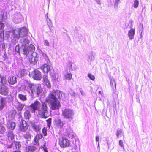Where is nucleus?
<instances>
[{
  "instance_id": "34",
  "label": "nucleus",
  "mask_w": 152,
  "mask_h": 152,
  "mask_svg": "<svg viewBox=\"0 0 152 152\" xmlns=\"http://www.w3.org/2000/svg\"><path fill=\"white\" fill-rule=\"evenodd\" d=\"M11 143V144L10 145H8L7 146V149H12V150H10L11 151H13L14 150H15L14 148V143H13V141H11L10 142Z\"/></svg>"
},
{
  "instance_id": "14",
  "label": "nucleus",
  "mask_w": 152,
  "mask_h": 152,
  "mask_svg": "<svg viewBox=\"0 0 152 152\" xmlns=\"http://www.w3.org/2000/svg\"><path fill=\"white\" fill-rule=\"evenodd\" d=\"M17 78L15 76H10L8 79V82L9 84L13 85L17 82Z\"/></svg>"
},
{
  "instance_id": "41",
  "label": "nucleus",
  "mask_w": 152,
  "mask_h": 152,
  "mask_svg": "<svg viewBox=\"0 0 152 152\" xmlns=\"http://www.w3.org/2000/svg\"><path fill=\"white\" fill-rule=\"evenodd\" d=\"M47 123V126L49 128H50L51 122V118H49L48 120L46 121Z\"/></svg>"
},
{
  "instance_id": "28",
  "label": "nucleus",
  "mask_w": 152,
  "mask_h": 152,
  "mask_svg": "<svg viewBox=\"0 0 152 152\" xmlns=\"http://www.w3.org/2000/svg\"><path fill=\"white\" fill-rule=\"evenodd\" d=\"M95 53L93 51H91L90 53V54L88 56L89 59L91 61H93L95 59Z\"/></svg>"
},
{
  "instance_id": "62",
  "label": "nucleus",
  "mask_w": 152,
  "mask_h": 152,
  "mask_svg": "<svg viewBox=\"0 0 152 152\" xmlns=\"http://www.w3.org/2000/svg\"><path fill=\"white\" fill-rule=\"evenodd\" d=\"M99 94H102V92L101 91H99Z\"/></svg>"
},
{
  "instance_id": "43",
  "label": "nucleus",
  "mask_w": 152,
  "mask_h": 152,
  "mask_svg": "<svg viewBox=\"0 0 152 152\" xmlns=\"http://www.w3.org/2000/svg\"><path fill=\"white\" fill-rule=\"evenodd\" d=\"M119 1L120 0H115V3L114 4V7L115 8H117Z\"/></svg>"
},
{
  "instance_id": "44",
  "label": "nucleus",
  "mask_w": 152,
  "mask_h": 152,
  "mask_svg": "<svg viewBox=\"0 0 152 152\" xmlns=\"http://www.w3.org/2000/svg\"><path fill=\"white\" fill-rule=\"evenodd\" d=\"M38 140H39L35 137L34 141V145H39Z\"/></svg>"
},
{
  "instance_id": "9",
  "label": "nucleus",
  "mask_w": 152,
  "mask_h": 152,
  "mask_svg": "<svg viewBox=\"0 0 152 152\" xmlns=\"http://www.w3.org/2000/svg\"><path fill=\"white\" fill-rule=\"evenodd\" d=\"M23 20L22 16L20 13L15 14L13 19V22L16 23H20Z\"/></svg>"
},
{
  "instance_id": "30",
  "label": "nucleus",
  "mask_w": 152,
  "mask_h": 152,
  "mask_svg": "<svg viewBox=\"0 0 152 152\" xmlns=\"http://www.w3.org/2000/svg\"><path fill=\"white\" fill-rule=\"evenodd\" d=\"M47 25L48 26V27L50 28V31H51V29L53 26L51 21L50 19H48L47 20Z\"/></svg>"
},
{
  "instance_id": "50",
  "label": "nucleus",
  "mask_w": 152,
  "mask_h": 152,
  "mask_svg": "<svg viewBox=\"0 0 152 152\" xmlns=\"http://www.w3.org/2000/svg\"><path fill=\"white\" fill-rule=\"evenodd\" d=\"M68 136L69 137L74 138V135L73 132H71V134H68Z\"/></svg>"
},
{
  "instance_id": "55",
  "label": "nucleus",
  "mask_w": 152,
  "mask_h": 152,
  "mask_svg": "<svg viewBox=\"0 0 152 152\" xmlns=\"http://www.w3.org/2000/svg\"><path fill=\"white\" fill-rule=\"evenodd\" d=\"M95 1L99 4L101 5V3L100 0H94Z\"/></svg>"
},
{
  "instance_id": "17",
  "label": "nucleus",
  "mask_w": 152,
  "mask_h": 152,
  "mask_svg": "<svg viewBox=\"0 0 152 152\" xmlns=\"http://www.w3.org/2000/svg\"><path fill=\"white\" fill-rule=\"evenodd\" d=\"M8 140L10 142L13 141L14 140V135L13 134V131L11 130H9L7 134Z\"/></svg>"
},
{
  "instance_id": "23",
  "label": "nucleus",
  "mask_w": 152,
  "mask_h": 152,
  "mask_svg": "<svg viewBox=\"0 0 152 152\" xmlns=\"http://www.w3.org/2000/svg\"><path fill=\"white\" fill-rule=\"evenodd\" d=\"M6 83L5 77L0 75V85L3 86Z\"/></svg>"
},
{
  "instance_id": "6",
  "label": "nucleus",
  "mask_w": 152,
  "mask_h": 152,
  "mask_svg": "<svg viewBox=\"0 0 152 152\" xmlns=\"http://www.w3.org/2000/svg\"><path fill=\"white\" fill-rule=\"evenodd\" d=\"M20 43L22 45L23 53L27 56L29 54L28 48L25 45H27L29 43V41L27 38H22L20 40Z\"/></svg>"
},
{
  "instance_id": "12",
  "label": "nucleus",
  "mask_w": 152,
  "mask_h": 152,
  "mask_svg": "<svg viewBox=\"0 0 152 152\" xmlns=\"http://www.w3.org/2000/svg\"><path fill=\"white\" fill-rule=\"evenodd\" d=\"M41 69L45 73H47L51 70V66L48 62L45 63L41 67Z\"/></svg>"
},
{
  "instance_id": "13",
  "label": "nucleus",
  "mask_w": 152,
  "mask_h": 152,
  "mask_svg": "<svg viewBox=\"0 0 152 152\" xmlns=\"http://www.w3.org/2000/svg\"><path fill=\"white\" fill-rule=\"evenodd\" d=\"M9 92V88L5 86H0V94L3 95H7Z\"/></svg>"
},
{
  "instance_id": "57",
  "label": "nucleus",
  "mask_w": 152,
  "mask_h": 152,
  "mask_svg": "<svg viewBox=\"0 0 152 152\" xmlns=\"http://www.w3.org/2000/svg\"><path fill=\"white\" fill-rule=\"evenodd\" d=\"M99 136H96V142H99Z\"/></svg>"
},
{
  "instance_id": "20",
  "label": "nucleus",
  "mask_w": 152,
  "mask_h": 152,
  "mask_svg": "<svg viewBox=\"0 0 152 152\" xmlns=\"http://www.w3.org/2000/svg\"><path fill=\"white\" fill-rule=\"evenodd\" d=\"M116 135L117 138L121 137L122 136H123V137H124V133L123 132L122 130L121 129H117L116 132Z\"/></svg>"
},
{
  "instance_id": "45",
  "label": "nucleus",
  "mask_w": 152,
  "mask_h": 152,
  "mask_svg": "<svg viewBox=\"0 0 152 152\" xmlns=\"http://www.w3.org/2000/svg\"><path fill=\"white\" fill-rule=\"evenodd\" d=\"M43 135L41 134H39L37 135L35 137L36 138V139H38L39 140L42 139V137Z\"/></svg>"
},
{
  "instance_id": "26",
  "label": "nucleus",
  "mask_w": 152,
  "mask_h": 152,
  "mask_svg": "<svg viewBox=\"0 0 152 152\" xmlns=\"http://www.w3.org/2000/svg\"><path fill=\"white\" fill-rule=\"evenodd\" d=\"M23 135L26 141H29L31 140V136L29 132H26Z\"/></svg>"
},
{
  "instance_id": "31",
  "label": "nucleus",
  "mask_w": 152,
  "mask_h": 152,
  "mask_svg": "<svg viewBox=\"0 0 152 152\" xmlns=\"http://www.w3.org/2000/svg\"><path fill=\"white\" fill-rule=\"evenodd\" d=\"M7 16V13L5 12H3L2 14H1L0 15V20L6 19Z\"/></svg>"
},
{
  "instance_id": "49",
  "label": "nucleus",
  "mask_w": 152,
  "mask_h": 152,
  "mask_svg": "<svg viewBox=\"0 0 152 152\" xmlns=\"http://www.w3.org/2000/svg\"><path fill=\"white\" fill-rule=\"evenodd\" d=\"M4 27V23L0 22V30H2V29Z\"/></svg>"
},
{
  "instance_id": "38",
  "label": "nucleus",
  "mask_w": 152,
  "mask_h": 152,
  "mask_svg": "<svg viewBox=\"0 0 152 152\" xmlns=\"http://www.w3.org/2000/svg\"><path fill=\"white\" fill-rule=\"evenodd\" d=\"M65 79L68 80H70L72 77V75L71 73H68L65 76Z\"/></svg>"
},
{
  "instance_id": "7",
  "label": "nucleus",
  "mask_w": 152,
  "mask_h": 152,
  "mask_svg": "<svg viewBox=\"0 0 152 152\" xmlns=\"http://www.w3.org/2000/svg\"><path fill=\"white\" fill-rule=\"evenodd\" d=\"M29 75L30 77L33 79L36 80H39L42 78V75L41 72L37 69H35L31 73H30Z\"/></svg>"
},
{
  "instance_id": "32",
  "label": "nucleus",
  "mask_w": 152,
  "mask_h": 152,
  "mask_svg": "<svg viewBox=\"0 0 152 152\" xmlns=\"http://www.w3.org/2000/svg\"><path fill=\"white\" fill-rule=\"evenodd\" d=\"M28 51L31 52L32 53L34 52V51L35 50V47L32 44H30L28 46Z\"/></svg>"
},
{
  "instance_id": "22",
  "label": "nucleus",
  "mask_w": 152,
  "mask_h": 152,
  "mask_svg": "<svg viewBox=\"0 0 152 152\" xmlns=\"http://www.w3.org/2000/svg\"><path fill=\"white\" fill-rule=\"evenodd\" d=\"M55 123L57 126L60 128H61L64 124V123L61 121L60 119L56 120L55 121Z\"/></svg>"
},
{
  "instance_id": "37",
  "label": "nucleus",
  "mask_w": 152,
  "mask_h": 152,
  "mask_svg": "<svg viewBox=\"0 0 152 152\" xmlns=\"http://www.w3.org/2000/svg\"><path fill=\"white\" fill-rule=\"evenodd\" d=\"M139 2L138 0H134L133 4L134 7L135 8H137L139 5Z\"/></svg>"
},
{
  "instance_id": "42",
  "label": "nucleus",
  "mask_w": 152,
  "mask_h": 152,
  "mask_svg": "<svg viewBox=\"0 0 152 152\" xmlns=\"http://www.w3.org/2000/svg\"><path fill=\"white\" fill-rule=\"evenodd\" d=\"M42 56L47 62H49V59L46 54L43 53Z\"/></svg>"
},
{
  "instance_id": "48",
  "label": "nucleus",
  "mask_w": 152,
  "mask_h": 152,
  "mask_svg": "<svg viewBox=\"0 0 152 152\" xmlns=\"http://www.w3.org/2000/svg\"><path fill=\"white\" fill-rule=\"evenodd\" d=\"M58 75L57 74H55L54 75H53L52 77V79L54 80H57L58 79Z\"/></svg>"
},
{
  "instance_id": "25",
  "label": "nucleus",
  "mask_w": 152,
  "mask_h": 152,
  "mask_svg": "<svg viewBox=\"0 0 152 152\" xmlns=\"http://www.w3.org/2000/svg\"><path fill=\"white\" fill-rule=\"evenodd\" d=\"M18 98L21 100L25 101L27 100V96L21 94H19L18 95Z\"/></svg>"
},
{
  "instance_id": "19",
  "label": "nucleus",
  "mask_w": 152,
  "mask_h": 152,
  "mask_svg": "<svg viewBox=\"0 0 152 152\" xmlns=\"http://www.w3.org/2000/svg\"><path fill=\"white\" fill-rule=\"evenodd\" d=\"M7 128L13 130L15 127V122L8 121L7 124Z\"/></svg>"
},
{
  "instance_id": "59",
  "label": "nucleus",
  "mask_w": 152,
  "mask_h": 152,
  "mask_svg": "<svg viewBox=\"0 0 152 152\" xmlns=\"http://www.w3.org/2000/svg\"><path fill=\"white\" fill-rule=\"evenodd\" d=\"M44 152H48V151L46 148H44Z\"/></svg>"
},
{
  "instance_id": "2",
  "label": "nucleus",
  "mask_w": 152,
  "mask_h": 152,
  "mask_svg": "<svg viewBox=\"0 0 152 152\" xmlns=\"http://www.w3.org/2000/svg\"><path fill=\"white\" fill-rule=\"evenodd\" d=\"M54 94L50 93L48 97L46 99V101L50 105L51 108L53 110L58 109L60 107L59 102L56 96H57L59 98H60L62 96V92L57 90Z\"/></svg>"
},
{
  "instance_id": "52",
  "label": "nucleus",
  "mask_w": 152,
  "mask_h": 152,
  "mask_svg": "<svg viewBox=\"0 0 152 152\" xmlns=\"http://www.w3.org/2000/svg\"><path fill=\"white\" fill-rule=\"evenodd\" d=\"M42 131L44 136H46L47 135V130L46 129H43Z\"/></svg>"
},
{
  "instance_id": "24",
  "label": "nucleus",
  "mask_w": 152,
  "mask_h": 152,
  "mask_svg": "<svg viewBox=\"0 0 152 152\" xmlns=\"http://www.w3.org/2000/svg\"><path fill=\"white\" fill-rule=\"evenodd\" d=\"M13 143L14 148L15 147V149L19 150L20 148L21 147V145L20 142H16L15 140H14Z\"/></svg>"
},
{
  "instance_id": "10",
  "label": "nucleus",
  "mask_w": 152,
  "mask_h": 152,
  "mask_svg": "<svg viewBox=\"0 0 152 152\" xmlns=\"http://www.w3.org/2000/svg\"><path fill=\"white\" fill-rule=\"evenodd\" d=\"M59 144L61 147H65L69 146L70 143L67 139L62 137L61 139H60Z\"/></svg>"
},
{
  "instance_id": "51",
  "label": "nucleus",
  "mask_w": 152,
  "mask_h": 152,
  "mask_svg": "<svg viewBox=\"0 0 152 152\" xmlns=\"http://www.w3.org/2000/svg\"><path fill=\"white\" fill-rule=\"evenodd\" d=\"M67 67L69 68V69H72V62H69L67 65Z\"/></svg>"
},
{
  "instance_id": "11",
  "label": "nucleus",
  "mask_w": 152,
  "mask_h": 152,
  "mask_svg": "<svg viewBox=\"0 0 152 152\" xmlns=\"http://www.w3.org/2000/svg\"><path fill=\"white\" fill-rule=\"evenodd\" d=\"M28 126L26 121L22 120L20 122V130L22 132H24L27 129Z\"/></svg>"
},
{
  "instance_id": "46",
  "label": "nucleus",
  "mask_w": 152,
  "mask_h": 152,
  "mask_svg": "<svg viewBox=\"0 0 152 152\" xmlns=\"http://www.w3.org/2000/svg\"><path fill=\"white\" fill-rule=\"evenodd\" d=\"M88 77L90 79L92 80H94L95 79L94 76L91 74H88Z\"/></svg>"
},
{
  "instance_id": "40",
  "label": "nucleus",
  "mask_w": 152,
  "mask_h": 152,
  "mask_svg": "<svg viewBox=\"0 0 152 152\" xmlns=\"http://www.w3.org/2000/svg\"><path fill=\"white\" fill-rule=\"evenodd\" d=\"M6 102V99L5 98H1L0 100L1 104H3L5 105Z\"/></svg>"
},
{
  "instance_id": "39",
  "label": "nucleus",
  "mask_w": 152,
  "mask_h": 152,
  "mask_svg": "<svg viewBox=\"0 0 152 152\" xmlns=\"http://www.w3.org/2000/svg\"><path fill=\"white\" fill-rule=\"evenodd\" d=\"M15 51L20 55V48L19 45H17L16 46L15 48Z\"/></svg>"
},
{
  "instance_id": "64",
  "label": "nucleus",
  "mask_w": 152,
  "mask_h": 152,
  "mask_svg": "<svg viewBox=\"0 0 152 152\" xmlns=\"http://www.w3.org/2000/svg\"><path fill=\"white\" fill-rule=\"evenodd\" d=\"M107 144L108 145V142H107Z\"/></svg>"
},
{
  "instance_id": "27",
  "label": "nucleus",
  "mask_w": 152,
  "mask_h": 152,
  "mask_svg": "<svg viewBox=\"0 0 152 152\" xmlns=\"http://www.w3.org/2000/svg\"><path fill=\"white\" fill-rule=\"evenodd\" d=\"M24 117L26 119H29L31 117L30 112L28 110H26L24 113Z\"/></svg>"
},
{
  "instance_id": "53",
  "label": "nucleus",
  "mask_w": 152,
  "mask_h": 152,
  "mask_svg": "<svg viewBox=\"0 0 152 152\" xmlns=\"http://www.w3.org/2000/svg\"><path fill=\"white\" fill-rule=\"evenodd\" d=\"M119 145L121 147H124L123 143L122 140H121L119 141Z\"/></svg>"
},
{
  "instance_id": "3",
  "label": "nucleus",
  "mask_w": 152,
  "mask_h": 152,
  "mask_svg": "<svg viewBox=\"0 0 152 152\" xmlns=\"http://www.w3.org/2000/svg\"><path fill=\"white\" fill-rule=\"evenodd\" d=\"M12 33L11 37V42L15 44L18 41L19 37H23L26 35L27 34V29L24 27L21 28H16L14 30Z\"/></svg>"
},
{
  "instance_id": "63",
  "label": "nucleus",
  "mask_w": 152,
  "mask_h": 152,
  "mask_svg": "<svg viewBox=\"0 0 152 152\" xmlns=\"http://www.w3.org/2000/svg\"><path fill=\"white\" fill-rule=\"evenodd\" d=\"M99 147V143L98 142V148Z\"/></svg>"
},
{
  "instance_id": "33",
  "label": "nucleus",
  "mask_w": 152,
  "mask_h": 152,
  "mask_svg": "<svg viewBox=\"0 0 152 152\" xmlns=\"http://www.w3.org/2000/svg\"><path fill=\"white\" fill-rule=\"evenodd\" d=\"M6 130L5 128L2 124L0 123V133H3Z\"/></svg>"
},
{
  "instance_id": "60",
  "label": "nucleus",
  "mask_w": 152,
  "mask_h": 152,
  "mask_svg": "<svg viewBox=\"0 0 152 152\" xmlns=\"http://www.w3.org/2000/svg\"><path fill=\"white\" fill-rule=\"evenodd\" d=\"M2 48L4 49L5 48V44L3 43L2 44Z\"/></svg>"
},
{
  "instance_id": "8",
  "label": "nucleus",
  "mask_w": 152,
  "mask_h": 152,
  "mask_svg": "<svg viewBox=\"0 0 152 152\" xmlns=\"http://www.w3.org/2000/svg\"><path fill=\"white\" fill-rule=\"evenodd\" d=\"M30 56H29V61L32 64H35L38 61V56L36 52H31Z\"/></svg>"
},
{
  "instance_id": "21",
  "label": "nucleus",
  "mask_w": 152,
  "mask_h": 152,
  "mask_svg": "<svg viewBox=\"0 0 152 152\" xmlns=\"http://www.w3.org/2000/svg\"><path fill=\"white\" fill-rule=\"evenodd\" d=\"M25 106L24 104H21L18 102V104L16 106V108L18 111L21 112Z\"/></svg>"
},
{
  "instance_id": "15",
  "label": "nucleus",
  "mask_w": 152,
  "mask_h": 152,
  "mask_svg": "<svg viewBox=\"0 0 152 152\" xmlns=\"http://www.w3.org/2000/svg\"><path fill=\"white\" fill-rule=\"evenodd\" d=\"M9 37V35L8 32L6 33L5 35L4 36V30H0V38L1 39V41L3 40L5 38L8 39Z\"/></svg>"
},
{
  "instance_id": "29",
  "label": "nucleus",
  "mask_w": 152,
  "mask_h": 152,
  "mask_svg": "<svg viewBox=\"0 0 152 152\" xmlns=\"http://www.w3.org/2000/svg\"><path fill=\"white\" fill-rule=\"evenodd\" d=\"M32 127L34 130L36 132L39 131L40 129V127L35 124H32Z\"/></svg>"
},
{
  "instance_id": "18",
  "label": "nucleus",
  "mask_w": 152,
  "mask_h": 152,
  "mask_svg": "<svg viewBox=\"0 0 152 152\" xmlns=\"http://www.w3.org/2000/svg\"><path fill=\"white\" fill-rule=\"evenodd\" d=\"M135 34V29L132 28L129 31L128 34V36L130 40H132L134 38Z\"/></svg>"
},
{
  "instance_id": "54",
  "label": "nucleus",
  "mask_w": 152,
  "mask_h": 152,
  "mask_svg": "<svg viewBox=\"0 0 152 152\" xmlns=\"http://www.w3.org/2000/svg\"><path fill=\"white\" fill-rule=\"evenodd\" d=\"M80 92L81 93V94L82 95H84L85 94V92H84L83 91L82 89L80 88Z\"/></svg>"
},
{
  "instance_id": "61",
  "label": "nucleus",
  "mask_w": 152,
  "mask_h": 152,
  "mask_svg": "<svg viewBox=\"0 0 152 152\" xmlns=\"http://www.w3.org/2000/svg\"><path fill=\"white\" fill-rule=\"evenodd\" d=\"M12 152H21L19 151H13Z\"/></svg>"
},
{
  "instance_id": "16",
  "label": "nucleus",
  "mask_w": 152,
  "mask_h": 152,
  "mask_svg": "<svg viewBox=\"0 0 152 152\" xmlns=\"http://www.w3.org/2000/svg\"><path fill=\"white\" fill-rule=\"evenodd\" d=\"M43 80L44 83L47 86L48 88H49L50 87V83L49 81L48 80V76L47 75H45L43 77Z\"/></svg>"
},
{
  "instance_id": "5",
  "label": "nucleus",
  "mask_w": 152,
  "mask_h": 152,
  "mask_svg": "<svg viewBox=\"0 0 152 152\" xmlns=\"http://www.w3.org/2000/svg\"><path fill=\"white\" fill-rule=\"evenodd\" d=\"M74 115V112L72 110L70 109H65L62 110V115L65 118L69 120H72L73 119Z\"/></svg>"
},
{
  "instance_id": "36",
  "label": "nucleus",
  "mask_w": 152,
  "mask_h": 152,
  "mask_svg": "<svg viewBox=\"0 0 152 152\" xmlns=\"http://www.w3.org/2000/svg\"><path fill=\"white\" fill-rule=\"evenodd\" d=\"M110 83L111 86L112 87L113 89H114V87H115V88H116V83L115 80H110Z\"/></svg>"
},
{
  "instance_id": "35",
  "label": "nucleus",
  "mask_w": 152,
  "mask_h": 152,
  "mask_svg": "<svg viewBox=\"0 0 152 152\" xmlns=\"http://www.w3.org/2000/svg\"><path fill=\"white\" fill-rule=\"evenodd\" d=\"M36 148L34 146L29 147L28 149V152H34L35 151Z\"/></svg>"
},
{
  "instance_id": "58",
  "label": "nucleus",
  "mask_w": 152,
  "mask_h": 152,
  "mask_svg": "<svg viewBox=\"0 0 152 152\" xmlns=\"http://www.w3.org/2000/svg\"><path fill=\"white\" fill-rule=\"evenodd\" d=\"M74 148L75 150H76L77 149V147L76 145H75L74 147Z\"/></svg>"
},
{
  "instance_id": "4",
  "label": "nucleus",
  "mask_w": 152,
  "mask_h": 152,
  "mask_svg": "<svg viewBox=\"0 0 152 152\" xmlns=\"http://www.w3.org/2000/svg\"><path fill=\"white\" fill-rule=\"evenodd\" d=\"M28 87L30 89L31 96L34 94L38 96L41 93L42 90L41 86L39 85L34 84L31 83L28 85Z\"/></svg>"
},
{
  "instance_id": "1",
  "label": "nucleus",
  "mask_w": 152,
  "mask_h": 152,
  "mask_svg": "<svg viewBox=\"0 0 152 152\" xmlns=\"http://www.w3.org/2000/svg\"><path fill=\"white\" fill-rule=\"evenodd\" d=\"M40 105V102L38 101H36L34 103L31 104L29 107L32 113H35L36 110H37L41 118H45L48 116V107L46 104L44 103H42L41 109Z\"/></svg>"
},
{
  "instance_id": "56",
  "label": "nucleus",
  "mask_w": 152,
  "mask_h": 152,
  "mask_svg": "<svg viewBox=\"0 0 152 152\" xmlns=\"http://www.w3.org/2000/svg\"><path fill=\"white\" fill-rule=\"evenodd\" d=\"M4 106H5L4 105L1 104L0 105V110H1L3 109V108L4 107Z\"/></svg>"
},
{
  "instance_id": "47",
  "label": "nucleus",
  "mask_w": 152,
  "mask_h": 152,
  "mask_svg": "<svg viewBox=\"0 0 152 152\" xmlns=\"http://www.w3.org/2000/svg\"><path fill=\"white\" fill-rule=\"evenodd\" d=\"M44 45L48 46H49L50 45V44L48 41L47 40H45L44 41Z\"/></svg>"
}]
</instances>
